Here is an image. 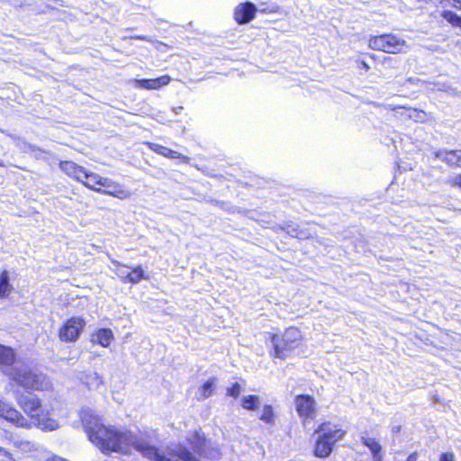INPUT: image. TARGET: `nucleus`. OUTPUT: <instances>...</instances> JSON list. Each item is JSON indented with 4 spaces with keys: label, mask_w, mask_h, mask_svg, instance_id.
<instances>
[{
    "label": "nucleus",
    "mask_w": 461,
    "mask_h": 461,
    "mask_svg": "<svg viewBox=\"0 0 461 461\" xmlns=\"http://www.w3.org/2000/svg\"><path fill=\"white\" fill-rule=\"evenodd\" d=\"M13 457L9 451L0 447V461H12Z\"/></svg>",
    "instance_id": "2f4dec72"
},
{
    "label": "nucleus",
    "mask_w": 461,
    "mask_h": 461,
    "mask_svg": "<svg viewBox=\"0 0 461 461\" xmlns=\"http://www.w3.org/2000/svg\"><path fill=\"white\" fill-rule=\"evenodd\" d=\"M417 458H418V455L416 452H414V453H411V455H409L406 461H416Z\"/></svg>",
    "instance_id": "f704fd0d"
},
{
    "label": "nucleus",
    "mask_w": 461,
    "mask_h": 461,
    "mask_svg": "<svg viewBox=\"0 0 461 461\" xmlns=\"http://www.w3.org/2000/svg\"><path fill=\"white\" fill-rule=\"evenodd\" d=\"M408 116L415 121H423L425 117V113L421 111H418L416 109H409Z\"/></svg>",
    "instance_id": "c756f323"
},
{
    "label": "nucleus",
    "mask_w": 461,
    "mask_h": 461,
    "mask_svg": "<svg viewBox=\"0 0 461 461\" xmlns=\"http://www.w3.org/2000/svg\"><path fill=\"white\" fill-rule=\"evenodd\" d=\"M241 392V386L238 383H234L230 387L227 388V395L237 398Z\"/></svg>",
    "instance_id": "c85d7f7f"
},
{
    "label": "nucleus",
    "mask_w": 461,
    "mask_h": 461,
    "mask_svg": "<svg viewBox=\"0 0 461 461\" xmlns=\"http://www.w3.org/2000/svg\"><path fill=\"white\" fill-rule=\"evenodd\" d=\"M181 109H182V107H178L177 109H174V111L176 113H178L179 110H181Z\"/></svg>",
    "instance_id": "ea45409f"
},
{
    "label": "nucleus",
    "mask_w": 461,
    "mask_h": 461,
    "mask_svg": "<svg viewBox=\"0 0 461 461\" xmlns=\"http://www.w3.org/2000/svg\"><path fill=\"white\" fill-rule=\"evenodd\" d=\"M171 78L167 75L161 76L157 78L151 79H134L133 85L137 88L147 90H158L165 86H167Z\"/></svg>",
    "instance_id": "1a4fd4ad"
},
{
    "label": "nucleus",
    "mask_w": 461,
    "mask_h": 461,
    "mask_svg": "<svg viewBox=\"0 0 461 461\" xmlns=\"http://www.w3.org/2000/svg\"><path fill=\"white\" fill-rule=\"evenodd\" d=\"M369 47L387 53L406 52L409 50L405 40L391 33L370 38Z\"/></svg>",
    "instance_id": "20e7f679"
},
{
    "label": "nucleus",
    "mask_w": 461,
    "mask_h": 461,
    "mask_svg": "<svg viewBox=\"0 0 461 461\" xmlns=\"http://www.w3.org/2000/svg\"><path fill=\"white\" fill-rule=\"evenodd\" d=\"M59 168L67 176L78 182H83V176H86V169L73 161H61L59 163Z\"/></svg>",
    "instance_id": "ddd939ff"
},
{
    "label": "nucleus",
    "mask_w": 461,
    "mask_h": 461,
    "mask_svg": "<svg viewBox=\"0 0 461 461\" xmlns=\"http://www.w3.org/2000/svg\"><path fill=\"white\" fill-rule=\"evenodd\" d=\"M259 419L267 424L274 423V411L271 405L267 404L263 407L262 414Z\"/></svg>",
    "instance_id": "cd10ccee"
},
{
    "label": "nucleus",
    "mask_w": 461,
    "mask_h": 461,
    "mask_svg": "<svg viewBox=\"0 0 461 461\" xmlns=\"http://www.w3.org/2000/svg\"><path fill=\"white\" fill-rule=\"evenodd\" d=\"M17 361L16 354L11 347L0 344V368L13 367Z\"/></svg>",
    "instance_id": "2eb2a0df"
},
{
    "label": "nucleus",
    "mask_w": 461,
    "mask_h": 461,
    "mask_svg": "<svg viewBox=\"0 0 461 461\" xmlns=\"http://www.w3.org/2000/svg\"><path fill=\"white\" fill-rule=\"evenodd\" d=\"M147 145L149 148V149H151L152 151H154L157 154L161 155L165 158H180L184 163H189V161H190V158H188L185 155H182L181 153H179L176 150H173L167 147L159 145L158 143L147 142Z\"/></svg>",
    "instance_id": "4468645a"
},
{
    "label": "nucleus",
    "mask_w": 461,
    "mask_h": 461,
    "mask_svg": "<svg viewBox=\"0 0 461 461\" xmlns=\"http://www.w3.org/2000/svg\"><path fill=\"white\" fill-rule=\"evenodd\" d=\"M131 39H138V40H142V41H150V38L147 37V36H140V35H135V36H131Z\"/></svg>",
    "instance_id": "72a5a7b5"
},
{
    "label": "nucleus",
    "mask_w": 461,
    "mask_h": 461,
    "mask_svg": "<svg viewBox=\"0 0 461 461\" xmlns=\"http://www.w3.org/2000/svg\"><path fill=\"white\" fill-rule=\"evenodd\" d=\"M400 429H401V426H399V425L393 426V428H392V430L393 433H398L400 431Z\"/></svg>",
    "instance_id": "e433bc0d"
},
{
    "label": "nucleus",
    "mask_w": 461,
    "mask_h": 461,
    "mask_svg": "<svg viewBox=\"0 0 461 461\" xmlns=\"http://www.w3.org/2000/svg\"><path fill=\"white\" fill-rule=\"evenodd\" d=\"M86 326V321L81 317L68 319L59 329V336L60 340L65 342H75L78 339Z\"/></svg>",
    "instance_id": "423d86ee"
},
{
    "label": "nucleus",
    "mask_w": 461,
    "mask_h": 461,
    "mask_svg": "<svg viewBox=\"0 0 461 461\" xmlns=\"http://www.w3.org/2000/svg\"><path fill=\"white\" fill-rule=\"evenodd\" d=\"M361 441L371 451L374 461H383L382 447L376 439L362 437Z\"/></svg>",
    "instance_id": "6ab92c4d"
},
{
    "label": "nucleus",
    "mask_w": 461,
    "mask_h": 461,
    "mask_svg": "<svg viewBox=\"0 0 461 461\" xmlns=\"http://www.w3.org/2000/svg\"><path fill=\"white\" fill-rule=\"evenodd\" d=\"M6 375L10 379V384L13 387H16L19 389L23 387L24 390L28 388L29 384V374L27 373L25 368L14 367L12 371L8 372ZM19 390H17V393Z\"/></svg>",
    "instance_id": "9d476101"
},
{
    "label": "nucleus",
    "mask_w": 461,
    "mask_h": 461,
    "mask_svg": "<svg viewBox=\"0 0 461 461\" xmlns=\"http://www.w3.org/2000/svg\"><path fill=\"white\" fill-rule=\"evenodd\" d=\"M443 18L455 27L461 28V17L452 11H444Z\"/></svg>",
    "instance_id": "bb28decb"
},
{
    "label": "nucleus",
    "mask_w": 461,
    "mask_h": 461,
    "mask_svg": "<svg viewBox=\"0 0 461 461\" xmlns=\"http://www.w3.org/2000/svg\"><path fill=\"white\" fill-rule=\"evenodd\" d=\"M104 179H105V177L86 170V176H83V182L81 183L87 188L97 192V189L102 188Z\"/></svg>",
    "instance_id": "a211bd4d"
},
{
    "label": "nucleus",
    "mask_w": 461,
    "mask_h": 461,
    "mask_svg": "<svg viewBox=\"0 0 461 461\" xmlns=\"http://www.w3.org/2000/svg\"><path fill=\"white\" fill-rule=\"evenodd\" d=\"M97 193L111 195L119 199H127L131 196V192L119 183L114 182L111 178L105 177L103 181L101 189H97Z\"/></svg>",
    "instance_id": "6e6552de"
},
{
    "label": "nucleus",
    "mask_w": 461,
    "mask_h": 461,
    "mask_svg": "<svg viewBox=\"0 0 461 461\" xmlns=\"http://www.w3.org/2000/svg\"><path fill=\"white\" fill-rule=\"evenodd\" d=\"M217 379L215 377L209 378L197 391V400L203 401L213 394Z\"/></svg>",
    "instance_id": "aec40b11"
},
{
    "label": "nucleus",
    "mask_w": 461,
    "mask_h": 461,
    "mask_svg": "<svg viewBox=\"0 0 461 461\" xmlns=\"http://www.w3.org/2000/svg\"><path fill=\"white\" fill-rule=\"evenodd\" d=\"M31 426L51 431L59 427L56 420L50 417L49 409L42 408L39 399L31 395Z\"/></svg>",
    "instance_id": "39448f33"
},
{
    "label": "nucleus",
    "mask_w": 461,
    "mask_h": 461,
    "mask_svg": "<svg viewBox=\"0 0 461 461\" xmlns=\"http://www.w3.org/2000/svg\"><path fill=\"white\" fill-rule=\"evenodd\" d=\"M461 167V150H460V156H459V159H458V163H457V167Z\"/></svg>",
    "instance_id": "4c0bfd02"
},
{
    "label": "nucleus",
    "mask_w": 461,
    "mask_h": 461,
    "mask_svg": "<svg viewBox=\"0 0 461 461\" xmlns=\"http://www.w3.org/2000/svg\"><path fill=\"white\" fill-rule=\"evenodd\" d=\"M81 380L89 389H97L101 384H103L102 376L95 371L85 373L81 377Z\"/></svg>",
    "instance_id": "4be33fe9"
},
{
    "label": "nucleus",
    "mask_w": 461,
    "mask_h": 461,
    "mask_svg": "<svg viewBox=\"0 0 461 461\" xmlns=\"http://www.w3.org/2000/svg\"><path fill=\"white\" fill-rule=\"evenodd\" d=\"M362 64H363V66H364V68H365L366 69H368V68H369V67L367 66V64H366V62H363Z\"/></svg>",
    "instance_id": "58836bf2"
},
{
    "label": "nucleus",
    "mask_w": 461,
    "mask_h": 461,
    "mask_svg": "<svg viewBox=\"0 0 461 461\" xmlns=\"http://www.w3.org/2000/svg\"><path fill=\"white\" fill-rule=\"evenodd\" d=\"M447 183L451 185L452 186H457L461 188V174L455 175L451 176Z\"/></svg>",
    "instance_id": "7c9ffc66"
},
{
    "label": "nucleus",
    "mask_w": 461,
    "mask_h": 461,
    "mask_svg": "<svg viewBox=\"0 0 461 461\" xmlns=\"http://www.w3.org/2000/svg\"><path fill=\"white\" fill-rule=\"evenodd\" d=\"M0 417L6 420L14 423L18 427L25 425V420L23 416L15 409L9 406V404L0 400Z\"/></svg>",
    "instance_id": "9b49d317"
},
{
    "label": "nucleus",
    "mask_w": 461,
    "mask_h": 461,
    "mask_svg": "<svg viewBox=\"0 0 461 461\" xmlns=\"http://www.w3.org/2000/svg\"><path fill=\"white\" fill-rule=\"evenodd\" d=\"M12 291V285L9 283V274L7 270L0 273V297H7Z\"/></svg>",
    "instance_id": "5701e85b"
},
{
    "label": "nucleus",
    "mask_w": 461,
    "mask_h": 461,
    "mask_svg": "<svg viewBox=\"0 0 461 461\" xmlns=\"http://www.w3.org/2000/svg\"><path fill=\"white\" fill-rule=\"evenodd\" d=\"M439 461H454V454L451 452L443 453L440 456Z\"/></svg>",
    "instance_id": "473e14b6"
},
{
    "label": "nucleus",
    "mask_w": 461,
    "mask_h": 461,
    "mask_svg": "<svg viewBox=\"0 0 461 461\" xmlns=\"http://www.w3.org/2000/svg\"><path fill=\"white\" fill-rule=\"evenodd\" d=\"M50 386L49 378L42 374L31 372V390H47Z\"/></svg>",
    "instance_id": "412c9836"
},
{
    "label": "nucleus",
    "mask_w": 461,
    "mask_h": 461,
    "mask_svg": "<svg viewBox=\"0 0 461 461\" xmlns=\"http://www.w3.org/2000/svg\"><path fill=\"white\" fill-rule=\"evenodd\" d=\"M30 151H31V154L34 151V149L32 146H31Z\"/></svg>",
    "instance_id": "a19ab883"
},
{
    "label": "nucleus",
    "mask_w": 461,
    "mask_h": 461,
    "mask_svg": "<svg viewBox=\"0 0 461 461\" xmlns=\"http://www.w3.org/2000/svg\"><path fill=\"white\" fill-rule=\"evenodd\" d=\"M295 409L299 416L303 420V425L315 418V401L310 395H298L295 398Z\"/></svg>",
    "instance_id": "0eeeda50"
},
{
    "label": "nucleus",
    "mask_w": 461,
    "mask_h": 461,
    "mask_svg": "<svg viewBox=\"0 0 461 461\" xmlns=\"http://www.w3.org/2000/svg\"><path fill=\"white\" fill-rule=\"evenodd\" d=\"M315 434L318 437L315 441L313 454L317 457L326 458L331 454L336 443L345 437L346 431L339 425L322 422L315 429Z\"/></svg>",
    "instance_id": "f03ea898"
},
{
    "label": "nucleus",
    "mask_w": 461,
    "mask_h": 461,
    "mask_svg": "<svg viewBox=\"0 0 461 461\" xmlns=\"http://www.w3.org/2000/svg\"><path fill=\"white\" fill-rule=\"evenodd\" d=\"M113 339V333L110 329H99L92 334L91 341L102 347H108Z\"/></svg>",
    "instance_id": "f3484780"
},
{
    "label": "nucleus",
    "mask_w": 461,
    "mask_h": 461,
    "mask_svg": "<svg viewBox=\"0 0 461 461\" xmlns=\"http://www.w3.org/2000/svg\"><path fill=\"white\" fill-rule=\"evenodd\" d=\"M144 278V271L140 266L133 267L129 274V279L127 282L131 284H137Z\"/></svg>",
    "instance_id": "393cba45"
},
{
    "label": "nucleus",
    "mask_w": 461,
    "mask_h": 461,
    "mask_svg": "<svg viewBox=\"0 0 461 461\" xmlns=\"http://www.w3.org/2000/svg\"><path fill=\"white\" fill-rule=\"evenodd\" d=\"M458 9L461 10V2H460V5H459Z\"/></svg>",
    "instance_id": "79ce46f5"
},
{
    "label": "nucleus",
    "mask_w": 461,
    "mask_h": 461,
    "mask_svg": "<svg viewBox=\"0 0 461 461\" xmlns=\"http://www.w3.org/2000/svg\"><path fill=\"white\" fill-rule=\"evenodd\" d=\"M259 403V397L257 395H246L241 399V406L249 411L257 410Z\"/></svg>",
    "instance_id": "b1692460"
},
{
    "label": "nucleus",
    "mask_w": 461,
    "mask_h": 461,
    "mask_svg": "<svg viewBox=\"0 0 461 461\" xmlns=\"http://www.w3.org/2000/svg\"><path fill=\"white\" fill-rule=\"evenodd\" d=\"M301 331L294 327L288 328L283 335H273L271 342L274 347V356L285 358L290 352L298 348L302 341Z\"/></svg>",
    "instance_id": "7ed1b4c3"
},
{
    "label": "nucleus",
    "mask_w": 461,
    "mask_h": 461,
    "mask_svg": "<svg viewBox=\"0 0 461 461\" xmlns=\"http://www.w3.org/2000/svg\"><path fill=\"white\" fill-rule=\"evenodd\" d=\"M256 13V6L252 3H244L239 5L235 9V19L238 23H247L250 22Z\"/></svg>",
    "instance_id": "f8f14e48"
},
{
    "label": "nucleus",
    "mask_w": 461,
    "mask_h": 461,
    "mask_svg": "<svg viewBox=\"0 0 461 461\" xmlns=\"http://www.w3.org/2000/svg\"><path fill=\"white\" fill-rule=\"evenodd\" d=\"M450 2V5L455 7V8H457L458 9V5L457 4L460 5L461 1L460 0H448Z\"/></svg>",
    "instance_id": "c9c22d12"
},
{
    "label": "nucleus",
    "mask_w": 461,
    "mask_h": 461,
    "mask_svg": "<svg viewBox=\"0 0 461 461\" xmlns=\"http://www.w3.org/2000/svg\"><path fill=\"white\" fill-rule=\"evenodd\" d=\"M113 264L116 267L114 268V273L122 278L124 282H127L129 279V274H130V267L124 265L119 264L117 261H113Z\"/></svg>",
    "instance_id": "a878e982"
},
{
    "label": "nucleus",
    "mask_w": 461,
    "mask_h": 461,
    "mask_svg": "<svg viewBox=\"0 0 461 461\" xmlns=\"http://www.w3.org/2000/svg\"><path fill=\"white\" fill-rule=\"evenodd\" d=\"M82 422L89 440L103 453L130 454L132 449L153 461H190L193 456L180 447L158 448L141 435L114 426H105L91 411H84Z\"/></svg>",
    "instance_id": "f257e3e1"
},
{
    "label": "nucleus",
    "mask_w": 461,
    "mask_h": 461,
    "mask_svg": "<svg viewBox=\"0 0 461 461\" xmlns=\"http://www.w3.org/2000/svg\"><path fill=\"white\" fill-rule=\"evenodd\" d=\"M461 150L438 149L433 152L436 158L445 162L449 167H457Z\"/></svg>",
    "instance_id": "dca6fc26"
}]
</instances>
